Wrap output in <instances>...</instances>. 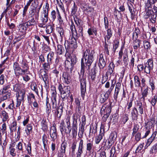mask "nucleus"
Returning <instances> with one entry per match:
<instances>
[{"label":"nucleus","mask_w":157,"mask_h":157,"mask_svg":"<svg viewBox=\"0 0 157 157\" xmlns=\"http://www.w3.org/2000/svg\"><path fill=\"white\" fill-rule=\"evenodd\" d=\"M35 9L36 10V13L35 14V20L38 19L39 16V13L40 12V8L38 7L37 8L36 7H35Z\"/></svg>","instance_id":"obj_62"},{"label":"nucleus","mask_w":157,"mask_h":157,"mask_svg":"<svg viewBox=\"0 0 157 157\" xmlns=\"http://www.w3.org/2000/svg\"><path fill=\"white\" fill-rule=\"evenodd\" d=\"M131 114L132 119L134 120H137L139 114L136 108L134 107L133 108L132 110Z\"/></svg>","instance_id":"obj_21"},{"label":"nucleus","mask_w":157,"mask_h":157,"mask_svg":"<svg viewBox=\"0 0 157 157\" xmlns=\"http://www.w3.org/2000/svg\"><path fill=\"white\" fill-rule=\"evenodd\" d=\"M9 150H10V154L13 156H15L17 154L15 152V149L12 147H10Z\"/></svg>","instance_id":"obj_55"},{"label":"nucleus","mask_w":157,"mask_h":157,"mask_svg":"<svg viewBox=\"0 0 157 157\" xmlns=\"http://www.w3.org/2000/svg\"><path fill=\"white\" fill-rule=\"evenodd\" d=\"M148 87L146 86V88H144V89L143 90L142 89V90H141V94L142 95L141 98L143 99V101H145V98L147 97V95L148 94Z\"/></svg>","instance_id":"obj_25"},{"label":"nucleus","mask_w":157,"mask_h":157,"mask_svg":"<svg viewBox=\"0 0 157 157\" xmlns=\"http://www.w3.org/2000/svg\"><path fill=\"white\" fill-rule=\"evenodd\" d=\"M139 126L137 124L134 125L133 128V132L132 133V135L133 136L136 133H138V131L139 128Z\"/></svg>","instance_id":"obj_51"},{"label":"nucleus","mask_w":157,"mask_h":157,"mask_svg":"<svg viewBox=\"0 0 157 157\" xmlns=\"http://www.w3.org/2000/svg\"><path fill=\"white\" fill-rule=\"evenodd\" d=\"M18 27L19 31L23 33H25L27 30V27L24 24H20L19 25Z\"/></svg>","instance_id":"obj_41"},{"label":"nucleus","mask_w":157,"mask_h":157,"mask_svg":"<svg viewBox=\"0 0 157 157\" xmlns=\"http://www.w3.org/2000/svg\"><path fill=\"white\" fill-rule=\"evenodd\" d=\"M41 76L45 84H48L49 82V79L48 74L47 72V71H44L43 73L42 74H41Z\"/></svg>","instance_id":"obj_26"},{"label":"nucleus","mask_w":157,"mask_h":157,"mask_svg":"<svg viewBox=\"0 0 157 157\" xmlns=\"http://www.w3.org/2000/svg\"><path fill=\"white\" fill-rule=\"evenodd\" d=\"M77 130V123H75L73 122V124L72 128V132L73 134H75V133L76 134Z\"/></svg>","instance_id":"obj_58"},{"label":"nucleus","mask_w":157,"mask_h":157,"mask_svg":"<svg viewBox=\"0 0 157 157\" xmlns=\"http://www.w3.org/2000/svg\"><path fill=\"white\" fill-rule=\"evenodd\" d=\"M54 53L53 52H50L47 56V60L52 62V60L54 58Z\"/></svg>","instance_id":"obj_46"},{"label":"nucleus","mask_w":157,"mask_h":157,"mask_svg":"<svg viewBox=\"0 0 157 157\" xmlns=\"http://www.w3.org/2000/svg\"><path fill=\"white\" fill-rule=\"evenodd\" d=\"M42 141L43 143L44 149L46 150H47V145L48 144V139L47 137L45 134H44L42 137Z\"/></svg>","instance_id":"obj_37"},{"label":"nucleus","mask_w":157,"mask_h":157,"mask_svg":"<svg viewBox=\"0 0 157 157\" xmlns=\"http://www.w3.org/2000/svg\"><path fill=\"white\" fill-rule=\"evenodd\" d=\"M90 73V76L91 78L93 81H95L96 77V72L95 70L94 69L93 71H92Z\"/></svg>","instance_id":"obj_57"},{"label":"nucleus","mask_w":157,"mask_h":157,"mask_svg":"<svg viewBox=\"0 0 157 157\" xmlns=\"http://www.w3.org/2000/svg\"><path fill=\"white\" fill-rule=\"evenodd\" d=\"M103 138L102 134H100L98 136H96L95 139V143L96 144H98Z\"/></svg>","instance_id":"obj_45"},{"label":"nucleus","mask_w":157,"mask_h":157,"mask_svg":"<svg viewBox=\"0 0 157 157\" xmlns=\"http://www.w3.org/2000/svg\"><path fill=\"white\" fill-rule=\"evenodd\" d=\"M144 48L146 49H148L150 48V42L147 41H144Z\"/></svg>","instance_id":"obj_60"},{"label":"nucleus","mask_w":157,"mask_h":157,"mask_svg":"<svg viewBox=\"0 0 157 157\" xmlns=\"http://www.w3.org/2000/svg\"><path fill=\"white\" fill-rule=\"evenodd\" d=\"M156 134L157 132L155 131L151 135V136L150 137V138H149L147 140L146 144L145 146L144 147V148L145 149L147 148V147L150 145L151 144L154 140L155 136H156Z\"/></svg>","instance_id":"obj_17"},{"label":"nucleus","mask_w":157,"mask_h":157,"mask_svg":"<svg viewBox=\"0 0 157 157\" xmlns=\"http://www.w3.org/2000/svg\"><path fill=\"white\" fill-rule=\"evenodd\" d=\"M65 50L64 47L60 44L57 45V48L56 49L57 53L59 55H61L64 52Z\"/></svg>","instance_id":"obj_33"},{"label":"nucleus","mask_w":157,"mask_h":157,"mask_svg":"<svg viewBox=\"0 0 157 157\" xmlns=\"http://www.w3.org/2000/svg\"><path fill=\"white\" fill-rule=\"evenodd\" d=\"M50 135L52 141H55L57 137V133L56 125L53 124L50 130Z\"/></svg>","instance_id":"obj_11"},{"label":"nucleus","mask_w":157,"mask_h":157,"mask_svg":"<svg viewBox=\"0 0 157 157\" xmlns=\"http://www.w3.org/2000/svg\"><path fill=\"white\" fill-rule=\"evenodd\" d=\"M10 8L7 7L6 9L3 12L1 16V18L0 20H1L2 18L3 17L4 15L5 14V17L6 19L8 18V15L6 13V12H7L8 10H9Z\"/></svg>","instance_id":"obj_56"},{"label":"nucleus","mask_w":157,"mask_h":157,"mask_svg":"<svg viewBox=\"0 0 157 157\" xmlns=\"http://www.w3.org/2000/svg\"><path fill=\"white\" fill-rule=\"evenodd\" d=\"M83 31L82 24L76 26V31L77 34H75V36L76 38H78L79 37H81L82 40H85L83 36Z\"/></svg>","instance_id":"obj_10"},{"label":"nucleus","mask_w":157,"mask_h":157,"mask_svg":"<svg viewBox=\"0 0 157 157\" xmlns=\"http://www.w3.org/2000/svg\"><path fill=\"white\" fill-rule=\"evenodd\" d=\"M26 26H34L36 24V22L34 18L32 19H27Z\"/></svg>","instance_id":"obj_32"},{"label":"nucleus","mask_w":157,"mask_h":157,"mask_svg":"<svg viewBox=\"0 0 157 157\" xmlns=\"http://www.w3.org/2000/svg\"><path fill=\"white\" fill-rule=\"evenodd\" d=\"M93 147V144L92 141H89L87 142L86 145V150L89 153H90Z\"/></svg>","instance_id":"obj_34"},{"label":"nucleus","mask_w":157,"mask_h":157,"mask_svg":"<svg viewBox=\"0 0 157 157\" xmlns=\"http://www.w3.org/2000/svg\"><path fill=\"white\" fill-rule=\"evenodd\" d=\"M110 156L117 157L116 149L115 147L114 146H113L111 148L110 151Z\"/></svg>","instance_id":"obj_49"},{"label":"nucleus","mask_w":157,"mask_h":157,"mask_svg":"<svg viewBox=\"0 0 157 157\" xmlns=\"http://www.w3.org/2000/svg\"><path fill=\"white\" fill-rule=\"evenodd\" d=\"M58 88L60 93L61 97L63 100L67 99L69 97L71 94L70 86H64L63 87L62 84H59Z\"/></svg>","instance_id":"obj_3"},{"label":"nucleus","mask_w":157,"mask_h":157,"mask_svg":"<svg viewBox=\"0 0 157 157\" xmlns=\"http://www.w3.org/2000/svg\"><path fill=\"white\" fill-rule=\"evenodd\" d=\"M25 90H20L16 94L17 98L21 99L22 100H24L25 96Z\"/></svg>","instance_id":"obj_24"},{"label":"nucleus","mask_w":157,"mask_h":157,"mask_svg":"<svg viewBox=\"0 0 157 157\" xmlns=\"http://www.w3.org/2000/svg\"><path fill=\"white\" fill-rule=\"evenodd\" d=\"M146 18H149L151 22L155 23L156 22L157 14L155 13H152L151 10H148L145 15Z\"/></svg>","instance_id":"obj_9"},{"label":"nucleus","mask_w":157,"mask_h":157,"mask_svg":"<svg viewBox=\"0 0 157 157\" xmlns=\"http://www.w3.org/2000/svg\"><path fill=\"white\" fill-rule=\"evenodd\" d=\"M129 10L131 13V17L132 19H134L136 16L135 12L134 11V8L133 6L131 5L130 6H128Z\"/></svg>","instance_id":"obj_30"},{"label":"nucleus","mask_w":157,"mask_h":157,"mask_svg":"<svg viewBox=\"0 0 157 157\" xmlns=\"http://www.w3.org/2000/svg\"><path fill=\"white\" fill-rule=\"evenodd\" d=\"M27 99L28 102L31 104L33 102V100L36 101L35 96L34 94L32 93H29L27 95Z\"/></svg>","instance_id":"obj_29"},{"label":"nucleus","mask_w":157,"mask_h":157,"mask_svg":"<svg viewBox=\"0 0 157 157\" xmlns=\"http://www.w3.org/2000/svg\"><path fill=\"white\" fill-rule=\"evenodd\" d=\"M95 52L94 50H92L91 51L89 48H84L82 51V58L81 60V68L83 63L85 68L87 70H89L90 69V66L94 61V56Z\"/></svg>","instance_id":"obj_1"},{"label":"nucleus","mask_w":157,"mask_h":157,"mask_svg":"<svg viewBox=\"0 0 157 157\" xmlns=\"http://www.w3.org/2000/svg\"><path fill=\"white\" fill-rule=\"evenodd\" d=\"M63 106L61 105L57 108L54 109L53 110V111H55V115L58 118H60L61 117L63 112Z\"/></svg>","instance_id":"obj_14"},{"label":"nucleus","mask_w":157,"mask_h":157,"mask_svg":"<svg viewBox=\"0 0 157 157\" xmlns=\"http://www.w3.org/2000/svg\"><path fill=\"white\" fill-rule=\"evenodd\" d=\"M53 28L52 26L51 25H48L46 26V33L47 34H50L51 33L53 30Z\"/></svg>","instance_id":"obj_50"},{"label":"nucleus","mask_w":157,"mask_h":157,"mask_svg":"<svg viewBox=\"0 0 157 157\" xmlns=\"http://www.w3.org/2000/svg\"><path fill=\"white\" fill-rule=\"evenodd\" d=\"M113 34L112 31L111 29H108L107 31L106 35L104 37L105 40H107V43H109V41L110 38L112 36Z\"/></svg>","instance_id":"obj_22"},{"label":"nucleus","mask_w":157,"mask_h":157,"mask_svg":"<svg viewBox=\"0 0 157 157\" xmlns=\"http://www.w3.org/2000/svg\"><path fill=\"white\" fill-rule=\"evenodd\" d=\"M2 96L0 98V101H4L7 99L8 98H10V93H7V94H2Z\"/></svg>","instance_id":"obj_47"},{"label":"nucleus","mask_w":157,"mask_h":157,"mask_svg":"<svg viewBox=\"0 0 157 157\" xmlns=\"http://www.w3.org/2000/svg\"><path fill=\"white\" fill-rule=\"evenodd\" d=\"M6 124L5 123H4L2 124V128H1V131L3 134L5 133L6 134Z\"/></svg>","instance_id":"obj_64"},{"label":"nucleus","mask_w":157,"mask_h":157,"mask_svg":"<svg viewBox=\"0 0 157 157\" xmlns=\"http://www.w3.org/2000/svg\"><path fill=\"white\" fill-rule=\"evenodd\" d=\"M133 40V48L135 50H137V48L140 47L141 40L139 39H132Z\"/></svg>","instance_id":"obj_28"},{"label":"nucleus","mask_w":157,"mask_h":157,"mask_svg":"<svg viewBox=\"0 0 157 157\" xmlns=\"http://www.w3.org/2000/svg\"><path fill=\"white\" fill-rule=\"evenodd\" d=\"M2 114L3 117L2 121L4 122L5 121L9 118L8 114L5 110H3L2 112Z\"/></svg>","instance_id":"obj_44"},{"label":"nucleus","mask_w":157,"mask_h":157,"mask_svg":"<svg viewBox=\"0 0 157 157\" xmlns=\"http://www.w3.org/2000/svg\"><path fill=\"white\" fill-rule=\"evenodd\" d=\"M107 104L106 103L104 104L101 109V113L104 114L102 118L103 121H106L111 111V103H109L108 105H107Z\"/></svg>","instance_id":"obj_4"},{"label":"nucleus","mask_w":157,"mask_h":157,"mask_svg":"<svg viewBox=\"0 0 157 157\" xmlns=\"http://www.w3.org/2000/svg\"><path fill=\"white\" fill-rule=\"evenodd\" d=\"M73 36L68 41H67L68 44L67 46L66 45V42L65 43V46L67 52L69 51H71L74 48H76L77 47L76 44V40L78 38H76L75 36Z\"/></svg>","instance_id":"obj_5"},{"label":"nucleus","mask_w":157,"mask_h":157,"mask_svg":"<svg viewBox=\"0 0 157 157\" xmlns=\"http://www.w3.org/2000/svg\"><path fill=\"white\" fill-rule=\"evenodd\" d=\"M119 41L117 40H115L114 42L113 45V51L114 53L116 52V50L118 47Z\"/></svg>","instance_id":"obj_53"},{"label":"nucleus","mask_w":157,"mask_h":157,"mask_svg":"<svg viewBox=\"0 0 157 157\" xmlns=\"http://www.w3.org/2000/svg\"><path fill=\"white\" fill-rule=\"evenodd\" d=\"M52 63V62L48 60L43 63L42 67L44 69V71H48L50 69V65Z\"/></svg>","instance_id":"obj_27"},{"label":"nucleus","mask_w":157,"mask_h":157,"mask_svg":"<svg viewBox=\"0 0 157 157\" xmlns=\"http://www.w3.org/2000/svg\"><path fill=\"white\" fill-rule=\"evenodd\" d=\"M117 134L116 132H112L108 140V145L109 148H110L113 144L114 141L117 137Z\"/></svg>","instance_id":"obj_12"},{"label":"nucleus","mask_w":157,"mask_h":157,"mask_svg":"<svg viewBox=\"0 0 157 157\" xmlns=\"http://www.w3.org/2000/svg\"><path fill=\"white\" fill-rule=\"evenodd\" d=\"M155 122V120L154 118L151 119L150 121H149L146 124L145 126V128L151 129L154 126Z\"/></svg>","instance_id":"obj_23"},{"label":"nucleus","mask_w":157,"mask_h":157,"mask_svg":"<svg viewBox=\"0 0 157 157\" xmlns=\"http://www.w3.org/2000/svg\"><path fill=\"white\" fill-rule=\"evenodd\" d=\"M35 9L36 10V13L35 14V20L38 19L39 16V13L40 12V8L38 7L37 8L36 7H35Z\"/></svg>","instance_id":"obj_61"},{"label":"nucleus","mask_w":157,"mask_h":157,"mask_svg":"<svg viewBox=\"0 0 157 157\" xmlns=\"http://www.w3.org/2000/svg\"><path fill=\"white\" fill-rule=\"evenodd\" d=\"M58 16V14L56 12L55 10H52L51 13V18L53 21H55Z\"/></svg>","instance_id":"obj_54"},{"label":"nucleus","mask_w":157,"mask_h":157,"mask_svg":"<svg viewBox=\"0 0 157 157\" xmlns=\"http://www.w3.org/2000/svg\"><path fill=\"white\" fill-rule=\"evenodd\" d=\"M106 64L104 58L103 54H101L100 55V58L98 63V66L100 69H103L105 67Z\"/></svg>","instance_id":"obj_15"},{"label":"nucleus","mask_w":157,"mask_h":157,"mask_svg":"<svg viewBox=\"0 0 157 157\" xmlns=\"http://www.w3.org/2000/svg\"><path fill=\"white\" fill-rule=\"evenodd\" d=\"M77 61V59L75 55L72 54L68 59L66 62V67L68 69H70L71 71L72 67Z\"/></svg>","instance_id":"obj_6"},{"label":"nucleus","mask_w":157,"mask_h":157,"mask_svg":"<svg viewBox=\"0 0 157 157\" xmlns=\"http://www.w3.org/2000/svg\"><path fill=\"white\" fill-rule=\"evenodd\" d=\"M137 110L138 109L140 114L142 115L143 113L144 107L142 103L140 101H137L136 104Z\"/></svg>","instance_id":"obj_19"},{"label":"nucleus","mask_w":157,"mask_h":157,"mask_svg":"<svg viewBox=\"0 0 157 157\" xmlns=\"http://www.w3.org/2000/svg\"><path fill=\"white\" fill-rule=\"evenodd\" d=\"M10 88L9 85H8L6 86H4L2 89L0 91L2 94H5L7 93H10L8 92V90Z\"/></svg>","instance_id":"obj_40"},{"label":"nucleus","mask_w":157,"mask_h":157,"mask_svg":"<svg viewBox=\"0 0 157 157\" xmlns=\"http://www.w3.org/2000/svg\"><path fill=\"white\" fill-rule=\"evenodd\" d=\"M83 61H82V62ZM81 72L82 73V76L79 77L80 81V82L81 94L83 99H84L86 92V77L84 76V72L85 71V68L83 62L82 64V68H81Z\"/></svg>","instance_id":"obj_2"},{"label":"nucleus","mask_w":157,"mask_h":157,"mask_svg":"<svg viewBox=\"0 0 157 157\" xmlns=\"http://www.w3.org/2000/svg\"><path fill=\"white\" fill-rule=\"evenodd\" d=\"M17 122L16 121H13L11 124V125L10 126V132L13 133V131H15L17 130Z\"/></svg>","instance_id":"obj_36"},{"label":"nucleus","mask_w":157,"mask_h":157,"mask_svg":"<svg viewBox=\"0 0 157 157\" xmlns=\"http://www.w3.org/2000/svg\"><path fill=\"white\" fill-rule=\"evenodd\" d=\"M140 34V31L139 29L137 27L135 28L134 32L132 34V39H137L138 35Z\"/></svg>","instance_id":"obj_31"},{"label":"nucleus","mask_w":157,"mask_h":157,"mask_svg":"<svg viewBox=\"0 0 157 157\" xmlns=\"http://www.w3.org/2000/svg\"><path fill=\"white\" fill-rule=\"evenodd\" d=\"M63 77L64 79V82L67 85L70 84L71 82V75L67 72H63Z\"/></svg>","instance_id":"obj_18"},{"label":"nucleus","mask_w":157,"mask_h":157,"mask_svg":"<svg viewBox=\"0 0 157 157\" xmlns=\"http://www.w3.org/2000/svg\"><path fill=\"white\" fill-rule=\"evenodd\" d=\"M70 29L72 36H75V34H77V33L76 31V28L72 21L71 22V24L70 26Z\"/></svg>","instance_id":"obj_39"},{"label":"nucleus","mask_w":157,"mask_h":157,"mask_svg":"<svg viewBox=\"0 0 157 157\" xmlns=\"http://www.w3.org/2000/svg\"><path fill=\"white\" fill-rule=\"evenodd\" d=\"M97 131V126H92L90 127L89 135H93V134H95Z\"/></svg>","instance_id":"obj_43"},{"label":"nucleus","mask_w":157,"mask_h":157,"mask_svg":"<svg viewBox=\"0 0 157 157\" xmlns=\"http://www.w3.org/2000/svg\"><path fill=\"white\" fill-rule=\"evenodd\" d=\"M149 84L151 87L152 91H153L155 89V82L152 78H150L149 81Z\"/></svg>","instance_id":"obj_59"},{"label":"nucleus","mask_w":157,"mask_h":157,"mask_svg":"<svg viewBox=\"0 0 157 157\" xmlns=\"http://www.w3.org/2000/svg\"><path fill=\"white\" fill-rule=\"evenodd\" d=\"M17 155L18 156L22 154L23 153V144L21 142H19L16 145Z\"/></svg>","instance_id":"obj_20"},{"label":"nucleus","mask_w":157,"mask_h":157,"mask_svg":"<svg viewBox=\"0 0 157 157\" xmlns=\"http://www.w3.org/2000/svg\"><path fill=\"white\" fill-rule=\"evenodd\" d=\"M153 61L152 59L148 60L144 64V72L147 74H149L153 68Z\"/></svg>","instance_id":"obj_8"},{"label":"nucleus","mask_w":157,"mask_h":157,"mask_svg":"<svg viewBox=\"0 0 157 157\" xmlns=\"http://www.w3.org/2000/svg\"><path fill=\"white\" fill-rule=\"evenodd\" d=\"M48 20V15H41L40 18V22L38 24L39 27L44 28L46 26L45 24Z\"/></svg>","instance_id":"obj_13"},{"label":"nucleus","mask_w":157,"mask_h":157,"mask_svg":"<svg viewBox=\"0 0 157 157\" xmlns=\"http://www.w3.org/2000/svg\"><path fill=\"white\" fill-rule=\"evenodd\" d=\"M13 69L16 77L19 78L20 75H22L25 73L26 70H23L20 67L19 63L15 62L14 63L13 66Z\"/></svg>","instance_id":"obj_7"},{"label":"nucleus","mask_w":157,"mask_h":157,"mask_svg":"<svg viewBox=\"0 0 157 157\" xmlns=\"http://www.w3.org/2000/svg\"><path fill=\"white\" fill-rule=\"evenodd\" d=\"M134 84L136 87H139L140 86V82L139 77L135 75L134 77Z\"/></svg>","instance_id":"obj_38"},{"label":"nucleus","mask_w":157,"mask_h":157,"mask_svg":"<svg viewBox=\"0 0 157 157\" xmlns=\"http://www.w3.org/2000/svg\"><path fill=\"white\" fill-rule=\"evenodd\" d=\"M75 103L76 105V110L78 112H79L81 109V107L80 106V102L78 98L75 99Z\"/></svg>","instance_id":"obj_42"},{"label":"nucleus","mask_w":157,"mask_h":157,"mask_svg":"<svg viewBox=\"0 0 157 157\" xmlns=\"http://www.w3.org/2000/svg\"><path fill=\"white\" fill-rule=\"evenodd\" d=\"M157 101V95H155L152 98L151 103L153 106H154L156 104Z\"/></svg>","instance_id":"obj_63"},{"label":"nucleus","mask_w":157,"mask_h":157,"mask_svg":"<svg viewBox=\"0 0 157 157\" xmlns=\"http://www.w3.org/2000/svg\"><path fill=\"white\" fill-rule=\"evenodd\" d=\"M56 30L58 33L60 34L61 39L63 38V36H64V31L63 28L61 27H57Z\"/></svg>","instance_id":"obj_48"},{"label":"nucleus","mask_w":157,"mask_h":157,"mask_svg":"<svg viewBox=\"0 0 157 157\" xmlns=\"http://www.w3.org/2000/svg\"><path fill=\"white\" fill-rule=\"evenodd\" d=\"M31 89L32 90L34 91L37 94H38V91L37 88V85L35 83H33L31 84Z\"/></svg>","instance_id":"obj_52"},{"label":"nucleus","mask_w":157,"mask_h":157,"mask_svg":"<svg viewBox=\"0 0 157 157\" xmlns=\"http://www.w3.org/2000/svg\"><path fill=\"white\" fill-rule=\"evenodd\" d=\"M110 94L106 91L105 94H102L99 97V101L101 103H103L108 98Z\"/></svg>","instance_id":"obj_16"},{"label":"nucleus","mask_w":157,"mask_h":157,"mask_svg":"<svg viewBox=\"0 0 157 157\" xmlns=\"http://www.w3.org/2000/svg\"><path fill=\"white\" fill-rule=\"evenodd\" d=\"M114 67L115 65L113 63V62L110 63L108 66V71L106 73H109L111 75L113 71Z\"/></svg>","instance_id":"obj_35"}]
</instances>
